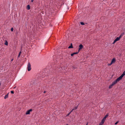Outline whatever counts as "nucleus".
I'll list each match as a JSON object with an SVG mask.
<instances>
[{"instance_id": "72a5a7b5", "label": "nucleus", "mask_w": 125, "mask_h": 125, "mask_svg": "<svg viewBox=\"0 0 125 125\" xmlns=\"http://www.w3.org/2000/svg\"><path fill=\"white\" fill-rule=\"evenodd\" d=\"M46 93V91H44V92H43V93Z\"/></svg>"}, {"instance_id": "b1692460", "label": "nucleus", "mask_w": 125, "mask_h": 125, "mask_svg": "<svg viewBox=\"0 0 125 125\" xmlns=\"http://www.w3.org/2000/svg\"><path fill=\"white\" fill-rule=\"evenodd\" d=\"M13 28H11V31H13Z\"/></svg>"}, {"instance_id": "4be33fe9", "label": "nucleus", "mask_w": 125, "mask_h": 125, "mask_svg": "<svg viewBox=\"0 0 125 125\" xmlns=\"http://www.w3.org/2000/svg\"><path fill=\"white\" fill-rule=\"evenodd\" d=\"M72 67L73 68V69H76V67H75V66H73V67Z\"/></svg>"}, {"instance_id": "412c9836", "label": "nucleus", "mask_w": 125, "mask_h": 125, "mask_svg": "<svg viewBox=\"0 0 125 125\" xmlns=\"http://www.w3.org/2000/svg\"><path fill=\"white\" fill-rule=\"evenodd\" d=\"M10 93L12 94H13L14 93V92L13 91H11Z\"/></svg>"}, {"instance_id": "a878e982", "label": "nucleus", "mask_w": 125, "mask_h": 125, "mask_svg": "<svg viewBox=\"0 0 125 125\" xmlns=\"http://www.w3.org/2000/svg\"><path fill=\"white\" fill-rule=\"evenodd\" d=\"M113 63H112V62H111V63L109 64H108V65L109 66H110Z\"/></svg>"}, {"instance_id": "9d476101", "label": "nucleus", "mask_w": 125, "mask_h": 125, "mask_svg": "<svg viewBox=\"0 0 125 125\" xmlns=\"http://www.w3.org/2000/svg\"><path fill=\"white\" fill-rule=\"evenodd\" d=\"M30 9V6L29 5H28L27 7V9L28 10H29Z\"/></svg>"}, {"instance_id": "f8f14e48", "label": "nucleus", "mask_w": 125, "mask_h": 125, "mask_svg": "<svg viewBox=\"0 0 125 125\" xmlns=\"http://www.w3.org/2000/svg\"><path fill=\"white\" fill-rule=\"evenodd\" d=\"M4 44L6 45H8V43L6 40L5 41V43Z\"/></svg>"}, {"instance_id": "0eeeda50", "label": "nucleus", "mask_w": 125, "mask_h": 125, "mask_svg": "<svg viewBox=\"0 0 125 125\" xmlns=\"http://www.w3.org/2000/svg\"><path fill=\"white\" fill-rule=\"evenodd\" d=\"M78 53H79V52H73V53L71 54V56H72L73 55H74V54H77Z\"/></svg>"}, {"instance_id": "2eb2a0df", "label": "nucleus", "mask_w": 125, "mask_h": 125, "mask_svg": "<svg viewBox=\"0 0 125 125\" xmlns=\"http://www.w3.org/2000/svg\"><path fill=\"white\" fill-rule=\"evenodd\" d=\"M109 115V114L107 113L106 115L104 116V117H105L106 118Z\"/></svg>"}, {"instance_id": "6ab92c4d", "label": "nucleus", "mask_w": 125, "mask_h": 125, "mask_svg": "<svg viewBox=\"0 0 125 125\" xmlns=\"http://www.w3.org/2000/svg\"><path fill=\"white\" fill-rule=\"evenodd\" d=\"M80 23L82 25H83L84 24V23L83 22H80Z\"/></svg>"}, {"instance_id": "7c9ffc66", "label": "nucleus", "mask_w": 125, "mask_h": 125, "mask_svg": "<svg viewBox=\"0 0 125 125\" xmlns=\"http://www.w3.org/2000/svg\"><path fill=\"white\" fill-rule=\"evenodd\" d=\"M74 109H73L70 112H71V113L73 111V110Z\"/></svg>"}, {"instance_id": "f704fd0d", "label": "nucleus", "mask_w": 125, "mask_h": 125, "mask_svg": "<svg viewBox=\"0 0 125 125\" xmlns=\"http://www.w3.org/2000/svg\"><path fill=\"white\" fill-rule=\"evenodd\" d=\"M20 56V55H19V54L18 56V57H19Z\"/></svg>"}, {"instance_id": "4468645a", "label": "nucleus", "mask_w": 125, "mask_h": 125, "mask_svg": "<svg viewBox=\"0 0 125 125\" xmlns=\"http://www.w3.org/2000/svg\"><path fill=\"white\" fill-rule=\"evenodd\" d=\"M113 86V85L112 84H111L109 86V89H111V88Z\"/></svg>"}, {"instance_id": "a211bd4d", "label": "nucleus", "mask_w": 125, "mask_h": 125, "mask_svg": "<svg viewBox=\"0 0 125 125\" xmlns=\"http://www.w3.org/2000/svg\"><path fill=\"white\" fill-rule=\"evenodd\" d=\"M117 41L115 39V40L114 41V42L113 43V44H114Z\"/></svg>"}, {"instance_id": "423d86ee", "label": "nucleus", "mask_w": 125, "mask_h": 125, "mask_svg": "<svg viewBox=\"0 0 125 125\" xmlns=\"http://www.w3.org/2000/svg\"><path fill=\"white\" fill-rule=\"evenodd\" d=\"M116 61V59L115 58H113L111 62L112 63H114Z\"/></svg>"}, {"instance_id": "393cba45", "label": "nucleus", "mask_w": 125, "mask_h": 125, "mask_svg": "<svg viewBox=\"0 0 125 125\" xmlns=\"http://www.w3.org/2000/svg\"><path fill=\"white\" fill-rule=\"evenodd\" d=\"M71 112H69V113L67 115V116H68L71 113Z\"/></svg>"}, {"instance_id": "1a4fd4ad", "label": "nucleus", "mask_w": 125, "mask_h": 125, "mask_svg": "<svg viewBox=\"0 0 125 125\" xmlns=\"http://www.w3.org/2000/svg\"><path fill=\"white\" fill-rule=\"evenodd\" d=\"M9 93H8L6 95L4 96V98L6 99L7 98H8V94Z\"/></svg>"}, {"instance_id": "bb28decb", "label": "nucleus", "mask_w": 125, "mask_h": 125, "mask_svg": "<svg viewBox=\"0 0 125 125\" xmlns=\"http://www.w3.org/2000/svg\"><path fill=\"white\" fill-rule=\"evenodd\" d=\"M21 52L20 51L19 52V55H20L21 54Z\"/></svg>"}, {"instance_id": "ddd939ff", "label": "nucleus", "mask_w": 125, "mask_h": 125, "mask_svg": "<svg viewBox=\"0 0 125 125\" xmlns=\"http://www.w3.org/2000/svg\"><path fill=\"white\" fill-rule=\"evenodd\" d=\"M120 38L119 37H117L116 39H115L117 41H119L120 39Z\"/></svg>"}, {"instance_id": "6e6552de", "label": "nucleus", "mask_w": 125, "mask_h": 125, "mask_svg": "<svg viewBox=\"0 0 125 125\" xmlns=\"http://www.w3.org/2000/svg\"><path fill=\"white\" fill-rule=\"evenodd\" d=\"M69 49H71V48H73V44L72 43H71L70 44V45L68 47Z\"/></svg>"}, {"instance_id": "2f4dec72", "label": "nucleus", "mask_w": 125, "mask_h": 125, "mask_svg": "<svg viewBox=\"0 0 125 125\" xmlns=\"http://www.w3.org/2000/svg\"><path fill=\"white\" fill-rule=\"evenodd\" d=\"M112 84V85L113 86H114L115 85L113 83V82Z\"/></svg>"}, {"instance_id": "f257e3e1", "label": "nucleus", "mask_w": 125, "mask_h": 125, "mask_svg": "<svg viewBox=\"0 0 125 125\" xmlns=\"http://www.w3.org/2000/svg\"><path fill=\"white\" fill-rule=\"evenodd\" d=\"M121 80V79L119 77L117 78L113 82V83L115 85Z\"/></svg>"}, {"instance_id": "5701e85b", "label": "nucleus", "mask_w": 125, "mask_h": 125, "mask_svg": "<svg viewBox=\"0 0 125 125\" xmlns=\"http://www.w3.org/2000/svg\"><path fill=\"white\" fill-rule=\"evenodd\" d=\"M119 121H117L115 123V125H117L118 123L119 122Z\"/></svg>"}, {"instance_id": "c756f323", "label": "nucleus", "mask_w": 125, "mask_h": 125, "mask_svg": "<svg viewBox=\"0 0 125 125\" xmlns=\"http://www.w3.org/2000/svg\"><path fill=\"white\" fill-rule=\"evenodd\" d=\"M13 60V59H12L11 61V62H12Z\"/></svg>"}, {"instance_id": "f03ea898", "label": "nucleus", "mask_w": 125, "mask_h": 125, "mask_svg": "<svg viewBox=\"0 0 125 125\" xmlns=\"http://www.w3.org/2000/svg\"><path fill=\"white\" fill-rule=\"evenodd\" d=\"M31 65L30 62H29L27 67V70L28 71H30L31 70Z\"/></svg>"}, {"instance_id": "c85d7f7f", "label": "nucleus", "mask_w": 125, "mask_h": 125, "mask_svg": "<svg viewBox=\"0 0 125 125\" xmlns=\"http://www.w3.org/2000/svg\"><path fill=\"white\" fill-rule=\"evenodd\" d=\"M103 120H104V121H105L106 119V118L104 117V118L102 119Z\"/></svg>"}, {"instance_id": "20e7f679", "label": "nucleus", "mask_w": 125, "mask_h": 125, "mask_svg": "<svg viewBox=\"0 0 125 125\" xmlns=\"http://www.w3.org/2000/svg\"><path fill=\"white\" fill-rule=\"evenodd\" d=\"M32 110L31 109H30L27 111L26 113V115L30 114V112L32 111Z\"/></svg>"}, {"instance_id": "dca6fc26", "label": "nucleus", "mask_w": 125, "mask_h": 125, "mask_svg": "<svg viewBox=\"0 0 125 125\" xmlns=\"http://www.w3.org/2000/svg\"><path fill=\"white\" fill-rule=\"evenodd\" d=\"M104 121H105L104 120L102 119V120L101 122L102 124H104Z\"/></svg>"}, {"instance_id": "473e14b6", "label": "nucleus", "mask_w": 125, "mask_h": 125, "mask_svg": "<svg viewBox=\"0 0 125 125\" xmlns=\"http://www.w3.org/2000/svg\"><path fill=\"white\" fill-rule=\"evenodd\" d=\"M33 1H34V0H31V2H33Z\"/></svg>"}, {"instance_id": "aec40b11", "label": "nucleus", "mask_w": 125, "mask_h": 125, "mask_svg": "<svg viewBox=\"0 0 125 125\" xmlns=\"http://www.w3.org/2000/svg\"><path fill=\"white\" fill-rule=\"evenodd\" d=\"M78 105L77 106H75L74 108L73 109H74V110H76V109H77V107H78Z\"/></svg>"}, {"instance_id": "7ed1b4c3", "label": "nucleus", "mask_w": 125, "mask_h": 125, "mask_svg": "<svg viewBox=\"0 0 125 125\" xmlns=\"http://www.w3.org/2000/svg\"><path fill=\"white\" fill-rule=\"evenodd\" d=\"M83 47V45L82 44H80L79 46V49L78 52H79L80 50L82 49Z\"/></svg>"}, {"instance_id": "39448f33", "label": "nucleus", "mask_w": 125, "mask_h": 125, "mask_svg": "<svg viewBox=\"0 0 125 125\" xmlns=\"http://www.w3.org/2000/svg\"><path fill=\"white\" fill-rule=\"evenodd\" d=\"M125 75V71L123 72V73L119 77L121 79H122L123 77Z\"/></svg>"}, {"instance_id": "c9c22d12", "label": "nucleus", "mask_w": 125, "mask_h": 125, "mask_svg": "<svg viewBox=\"0 0 125 125\" xmlns=\"http://www.w3.org/2000/svg\"><path fill=\"white\" fill-rule=\"evenodd\" d=\"M88 123H87V124L86 125H88V124H87Z\"/></svg>"}, {"instance_id": "cd10ccee", "label": "nucleus", "mask_w": 125, "mask_h": 125, "mask_svg": "<svg viewBox=\"0 0 125 125\" xmlns=\"http://www.w3.org/2000/svg\"><path fill=\"white\" fill-rule=\"evenodd\" d=\"M103 124H102V123H101V122L100 123V124H99V125H103Z\"/></svg>"}, {"instance_id": "9b49d317", "label": "nucleus", "mask_w": 125, "mask_h": 125, "mask_svg": "<svg viewBox=\"0 0 125 125\" xmlns=\"http://www.w3.org/2000/svg\"><path fill=\"white\" fill-rule=\"evenodd\" d=\"M124 34V32L122 33L120 35L119 37L121 38L122 37V36H123Z\"/></svg>"}, {"instance_id": "f3484780", "label": "nucleus", "mask_w": 125, "mask_h": 125, "mask_svg": "<svg viewBox=\"0 0 125 125\" xmlns=\"http://www.w3.org/2000/svg\"><path fill=\"white\" fill-rule=\"evenodd\" d=\"M117 41L115 39V40L114 41V42L113 43V44H114Z\"/></svg>"}]
</instances>
